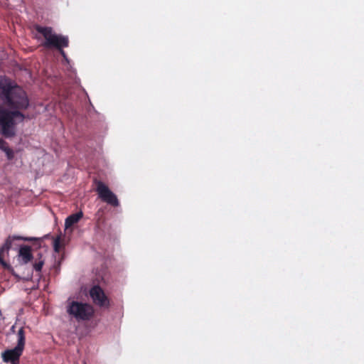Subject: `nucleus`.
<instances>
[{
	"label": "nucleus",
	"mask_w": 364,
	"mask_h": 364,
	"mask_svg": "<svg viewBox=\"0 0 364 364\" xmlns=\"http://www.w3.org/2000/svg\"><path fill=\"white\" fill-rule=\"evenodd\" d=\"M26 343L25 331L23 327H21L17 333V345L16 348L23 351Z\"/></svg>",
	"instance_id": "10"
},
{
	"label": "nucleus",
	"mask_w": 364,
	"mask_h": 364,
	"mask_svg": "<svg viewBox=\"0 0 364 364\" xmlns=\"http://www.w3.org/2000/svg\"><path fill=\"white\" fill-rule=\"evenodd\" d=\"M43 264H44V261L42 259H40L39 261L36 262L33 264V268L36 272H41Z\"/></svg>",
	"instance_id": "13"
},
{
	"label": "nucleus",
	"mask_w": 364,
	"mask_h": 364,
	"mask_svg": "<svg viewBox=\"0 0 364 364\" xmlns=\"http://www.w3.org/2000/svg\"><path fill=\"white\" fill-rule=\"evenodd\" d=\"M0 134L6 138L16 135V125L28 115L23 111L29 107L26 92L6 77L0 79Z\"/></svg>",
	"instance_id": "1"
},
{
	"label": "nucleus",
	"mask_w": 364,
	"mask_h": 364,
	"mask_svg": "<svg viewBox=\"0 0 364 364\" xmlns=\"http://www.w3.org/2000/svg\"><path fill=\"white\" fill-rule=\"evenodd\" d=\"M96 185V191L102 201L113 207H117L119 205V202L117 196L108 188L107 185L100 181H97Z\"/></svg>",
	"instance_id": "4"
},
{
	"label": "nucleus",
	"mask_w": 364,
	"mask_h": 364,
	"mask_svg": "<svg viewBox=\"0 0 364 364\" xmlns=\"http://www.w3.org/2000/svg\"><path fill=\"white\" fill-rule=\"evenodd\" d=\"M90 296L96 305L104 308L109 306V299L100 286L92 287L90 290Z\"/></svg>",
	"instance_id": "5"
},
{
	"label": "nucleus",
	"mask_w": 364,
	"mask_h": 364,
	"mask_svg": "<svg viewBox=\"0 0 364 364\" xmlns=\"http://www.w3.org/2000/svg\"><path fill=\"white\" fill-rule=\"evenodd\" d=\"M14 240H23V241H33L36 240L39 241L40 240L35 237H27L23 236H9L6 240L3 246L0 248V264L3 266H7L6 262L4 259V255L5 252H9L10 248L11 247L12 242Z\"/></svg>",
	"instance_id": "6"
},
{
	"label": "nucleus",
	"mask_w": 364,
	"mask_h": 364,
	"mask_svg": "<svg viewBox=\"0 0 364 364\" xmlns=\"http://www.w3.org/2000/svg\"><path fill=\"white\" fill-rule=\"evenodd\" d=\"M61 236L58 235L53 240V249L56 252L60 251L61 247Z\"/></svg>",
	"instance_id": "12"
},
{
	"label": "nucleus",
	"mask_w": 364,
	"mask_h": 364,
	"mask_svg": "<svg viewBox=\"0 0 364 364\" xmlns=\"http://www.w3.org/2000/svg\"><path fill=\"white\" fill-rule=\"evenodd\" d=\"M23 351L18 348L15 347L13 349L6 350L1 353V358L5 363H11L16 364L19 360L20 356L22 355Z\"/></svg>",
	"instance_id": "7"
},
{
	"label": "nucleus",
	"mask_w": 364,
	"mask_h": 364,
	"mask_svg": "<svg viewBox=\"0 0 364 364\" xmlns=\"http://www.w3.org/2000/svg\"><path fill=\"white\" fill-rule=\"evenodd\" d=\"M34 29L44 38L42 46L46 48H55L63 58H66L64 48L69 46V39L66 36L56 34L52 27L42 26L38 24L33 26Z\"/></svg>",
	"instance_id": "2"
},
{
	"label": "nucleus",
	"mask_w": 364,
	"mask_h": 364,
	"mask_svg": "<svg viewBox=\"0 0 364 364\" xmlns=\"http://www.w3.org/2000/svg\"><path fill=\"white\" fill-rule=\"evenodd\" d=\"M4 140L0 138V148H2L1 146L4 145Z\"/></svg>",
	"instance_id": "14"
},
{
	"label": "nucleus",
	"mask_w": 364,
	"mask_h": 364,
	"mask_svg": "<svg viewBox=\"0 0 364 364\" xmlns=\"http://www.w3.org/2000/svg\"><path fill=\"white\" fill-rule=\"evenodd\" d=\"M18 255L22 258L24 264H27L33 259L31 247L28 245H23L20 247Z\"/></svg>",
	"instance_id": "8"
},
{
	"label": "nucleus",
	"mask_w": 364,
	"mask_h": 364,
	"mask_svg": "<svg viewBox=\"0 0 364 364\" xmlns=\"http://www.w3.org/2000/svg\"><path fill=\"white\" fill-rule=\"evenodd\" d=\"M2 148H0L1 150L5 152L6 154V156L8 159L11 160L14 158V151L11 149H10L8 146L6 142L4 141V145L1 146Z\"/></svg>",
	"instance_id": "11"
},
{
	"label": "nucleus",
	"mask_w": 364,
	"mask_h": 364,
	"mask_svg": "<svg viewBox=\"0 0 364 364\" xmlns=\"http://www.w3.org/2000/svg\"><path fill=\"white\" fill-rule=\"evenodd\" d=\"M83 217V213L82 211L77 212L76 213L72 214L69 215L65 222V228H69L77 223L79 220Z\"/></svg>",
	"instance_id": "9"
},
{
	"label": "nucleus",
	"mask_w": 364,
	"mask_h": 364,
	"mask_svg": "<svg viewBox=\"0 0 364 364\" xmlns=\"http://www.w3.org/2000/svg\"><path fill=\"white\" fill-rule=\"evenodd\" d=\"M67 312L77 321H89L95 314V310L89 304L79 301H71L68 307Z\"/></svg>",
	"instance_id": "3"
}]
</instances>
